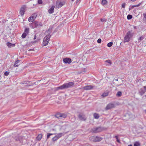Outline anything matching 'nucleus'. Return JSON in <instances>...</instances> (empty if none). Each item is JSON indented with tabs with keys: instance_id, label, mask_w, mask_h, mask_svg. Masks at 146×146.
<instances>
[{
	"instance_id": "obj_1",
	"label": "nucleus",
	"mask_w": 146,
	"mask_h": 146,
	"mask_svg": "<svg viewBox=\"0 0 146 146\" xmlns=\"http://www.w3.org/2000/svg\"><path fill=\"white\" fill-rule=\"evenodd\" d=\"M133 35L130 31H128L125 36L123 42H128L132 37Z\"/></svg>"
},
{
	"instance_id": "obj_2",
	"label": "nucleus",
	"mask_w": 146,
	"mask_h": 146,
	"mask_svg": "<svg viewBox=\"0 0 146 146\" xmlns=\"http://www.w3.org/2000/svg\"><path fill=\"white\" fill-rule=\"evenodd\" d=\"M50 37V34H48L46 35L44 37L42 42V44L44 46H46L48 44Z\"/></svg>"
},
{
	"instance_id": "obj_3",
	"label": "nucleus",
	"mask_w": 146,
	"mask_h": 146,
	"mask_svg": "<svg viewBox=\"0 0 146 146\" xmlns=\"http://www.w3.org/2000/svg\"><path fill=\"white\" fill-rule=\"evenodd\" d=\"M90 141L94 142H99L102 139V138L100 137L94 136L90 137Z\"/></svg>"
},
{
	"instance_id": "obj_4",
	"label": "nucleus",
	"mask_w": 146,
	"mask_h": 146,
	"mask_svg": "<svg viewBox=\"0 0 146 146\" xmlns=\"http://www.w3.org/2000/svg\"><path fill=\"white\" fill-rule=\"evenodd\" d=\"M92 131L94 133H98L104 130V129L100 127L94 128L92 129Z\"/></svg>"
},
{
	"instance_id": "obj_5",
	"label": "nucleus",
	"mask_w": 146,
	"mask_h": 146,
	"mask_svg": "<svg viewBox=\"0 0 146 146\" xmlns=\"http://www.w3.org/2000/svg\"><path fill=\"white\" fill-rule=\"evenodd\" d=\"M65 2L64 1H57L56 2V6L58 8H59L65 4Z\"/></svg>"
},
{
	"instance_id": "obj_6",
	"label": "nucleus",
	"mask_w": 146,
	"mask_h": 146,
	"mask_svg": "<svg viewBox=\"0 0 146 146\" xmlns=\"http://www.w3.org/2000/svg\"><path fill=\"white\" fill-rule=\"evenodd\" d=\"M15 141H22L23 139V136L17 135L14 138Z\"/></svg>"
},
{
	"instance_id": "obj_7",
	"label": "nucleus",
	"mask_w": 146,
	"mask_h": 146,
	"mask_svg": "<svg viewBox=\"0 0 146 146\" xmlns=\"http://www.w3.org/2000/svg\"><path fill=\"white\" fill-rule=\"evenodd\" d=\"M63 135V134L62 133H59L58 134L56 135L55 136L52 138V140L53 141H57Z\"/></svg>"
},
{
	"instance_id": "obj_8",
	"label": "nucleus",
	"mask_w": 146,
	"mask_h": 146,
	"mask_svg": "<svg viewBox=\"0 0 146 146\" xmlns=\"http://www.w3.org/2000/svg\"><path fill=\"white\" fill-rule=\"evenodd\" d=\"M56 116L57 118H65L67 116V115L64 113H58L56 115Z\"/></svg>"
},
{
	"instance_id": "obj_9",
	"label": "nucleus",
	"mask_w": 146,
	"mask_h": 146,
	"mask_svg": "<svg viewBox=\"0 0 146 146\" xmlns=\"http://www.w3.org/2000/svg\"><path fill=\"white\" fill-rule=\"evenodd\" d=\"M26 8L25 6H23L21 8L19 13L21 16H23L24 15Z\"/></svg>"
},
{
	"instance_id": "obj_10",
	"label": "nucleus",
	"mask_w": 146,
	"mask_h": 146,
	"mask_svg": "<svg viewBox=\"0 0 146 146\" xmlns=\"http://www.w3.org/2000/svg\"><path fill=\"white\" fill-rule=\"evenodd\" d=\"M68 88V85L66 83L64 84L63 85L57 87V90L60 89L62 90L65 88Z\"/></svg>"
},
{
	"instance_id": "obj_11",
	"label": "nucleus",
	"mask_w": 146,
	"mask_h": 146,
	"mask_svg": "<svg viewBox=\"0 0 146 146\" xmlns=\"http://www.w3.org/2000/svg\"><path fill=\"white\" fill-rule=\"evenodd\" d=\"M115 107V106L114 104L111 103H110L107 106L106 109V110H108L114 108Z\"/></svg>"
},
{
	"instance_id": "obj_12",
	"label": "nucleus",
	"mask_w": 146,
	"mask_h": 146,
	"mask_svg": "<svg viewBox=\"0 0 146 146\" xmlns=\"http://www.w3.org/2000/svg\"><path fill=\"white\" fill-rule=\"evenodd\" d=\"M94 87L92 85L87 86L84 87L83 88L84 90H87L92 89Z\"/></svg>"
},
{
	"instance_id": "obj_13",
	"label": "nucleus",
	"mask_w": 146,
	"mask_h": 146,
	"mask_svg": "<svg viewBox=\"0 0 146 146\" xmlns=\"http://www.w3.org/2000/svg\"><path fill=\"white\" fill-rule=\"evenodd\" d=\"M63 61L66 64H70L72 62L71 59L67 58H64L63 59Z\"/></svg>"
},
{
	"instance_id": "obj_14",
	"label": "nucleus",
	"mask_w": 146,
	"mask_h": 146,
	"mask_svg": "<svg viewBox=\"0 0 146 146\" xmlns=\"http://www.w3.org/2000/svg\"><path fill=\"white\" fill-rule=\"evenodd\" d=\"M54 7V6H52L48 10V12L49 13L51 14L53 13Z\"/></svg>"
},
{
	"instance_id": "obj_15",
	"label": "nucleus",
	"mask_w": 146,
	"mask_h": 146,
	"mask_svg": "<svg viewBox=\"0 0 146 146\" xmlns=\"http://www.w3.org/2000/svg\"><path fill=\"white\" fill-rule=\"evenodd\" d=\"M43 135L42 134H40L38 135L36 138V139L37 141H40Z\"/></svg>"
},
{
	"instance_id": "obj_16",
	"label": "nucleus",
	"mask_w": 146,
	"mask_h": 146,
	"mask_svg": "<svg viewBox=\"0 0 146 146\" xmlns=\"http://www.w3.org/2000/svg\"><path fill=\"white\" fill-rule=\"evenodd\" d=\"M7 45L9 48L11 47H14L15 46V44H12L10 42H8L7 43Z\"/></svg>"
},
{
	"instance_id": "obj_17",
	"label": "nucleus",
	"mask_w": 146,
	"mask_h": 146,
	"mask_svg": "<svg viewBox=\"0 0 146 146\" xmlns=\"http://www.w3.org/2000/svg\"><path fill=\"white\" fill-rule=\"evenodd\" d=\"M78 117L81 120L85 121L86 120V118L84 116H83L81 114L79 115Z\"/></svg>"
},
{
	"instance_id": "obj_18",
	"label": "nucleus",
	"mask_w": 146,
	"mask_h": 146,
	"mask_svg": "<svg viewBox=\"0 0 146 146\" xmlns=\"http://www.w3.org/2000/svg\"><path fill=\"white\" fill-rule=\"evenodd\" d=\"M35 19V17H34L33 16H31L29 18L28 20L29 22H33Z\"/></svg>"
},
{
	"instance_id": "obj_19",
	"label": "nucleus",
	"mask_w": 146,
	"mask_h": 146,
	"mask_svg": "<svg viewBox=\"0 0 146 146\" xmlns=\"http://www.w3.org/2000/svg\"><path fill=\"white\" fill-rule=\"evenodd\" d=\"M141 3H140L137 5H133L130 8H129V10H130L131 9H133L134 7H139L140 5H141Z\"/></svg>"
},
{
	"instance_id": "obj_20",
	"label": "nucleus",
	"mask_w": 146,
	"mask_h": 146,
	"mask_svg": "<svg viewBox=\"0 0 146 146\" xmlns=\"http://www.w3.org/2000/svg\"><path fill=\"white\" fill-rule=\"evenodd\" d=\"M109 93V92H104L102 95V96L103 98L105 97L106 96H108Z\"/></svg>"
},
{
	"instance_id": "obj_21",
	"label": "nucleus",
	"mask_w": 146,
	"mask_h": 146,
	"mask_svg": "<svg viewBox=\"0 0 146 146\" xmlns=\"http://www.w3.org/2000/svg\"><path fill=\"white\" fill-rule=\"evenodd\" d=\"M20 62V60H17L15 61L14 64V66L15 67H17L19 66V63Z\"/></svg>"
},
{
	"instance_id": "obj_22",
	"label": "nucleus",
	"mask_w": 146,
	"mask_h": 146,
	"mask_svg": "<svg viewBox=\"0 0 146 146\" xmlns=\"http://www.w3.org/2000/svg\"><path fill=\"white\" fill-rule=\"evenodd\" d=\"M67 84L68 85V88L73 86L74 84V83L72 82H70L69 83H67Z\"/></svg>"
},
{
	"instance_id": "obj_23",
	"label": "nucleus",
	"mask_w": 146,
	"mask_h": 146,
	"mask_svg": "<svg viewBox=\"0 0 146 146\" xmlns=\"http://www.w3.org/2000/svg\"><path fill=\"white\" fill-rule=\"evenodd\" d=\"M141 143L139 141H136L134 142L133 146H140Z\"/></svg>"
},
{
	"instance_id": "obj_24",
	"label": "nucleus",
	"mask_w": 146,
	"mask_h": 146,
	"mask_svg": "<svg viewBox=\"0 0 146 146\" xmlns=\"http://www.w3.org/2000/svg\"><path fill=\"white\" fill-rule=\"evenodd\" d=\"M94 117L96 119H98L99 117V114L96 113H95L94 114Z\"/></svg>"
},
{
	"instance_id": "obj_25",
	"label": "nucleus",
	"mask_w": 146,
	"mask_h": 146,
	"mask_svg": "<svg viewBox=\"0 0 146 146\" xmlns=\"http://www.w3.org/2000/svg\"><path fill=\"white\" fill-rule=\"evenodd\" d=\"M107 3V1L106 0H102L101 3L102 5H105Z\"/></svg>"
},
{
	"instance_id": "obj_26",
	"label": "nucleus",
	"mask_w": 146,
	"mask_h": 146,
	"mask_svg": "<svg viewBox=\"0 0 146 146\" xmlns=\"http://www.w3.org/2000/svg\"><path fill=\"white\" fill-rule=\"evenodd\" d=\"M105 62L108 63L110 65L111 64H112L111 61V60H107L104 61Z\"/></svg>"
},
{
	"instance_id": "obj_27",
	"label": "nucleus",
	"mask_w": 146,
	"mask_h": 146,
	"mask_svg": "<svg viewBox=\"0 0 146 146\" xmlns=\"http://www.w3.org/2000/svg\"><path fill=\"white\" fill-rule=\"evenodd\" d=\"M122 95V93L120 91L118 92L116 94V96L118 97H120Z\"/></svg>"
},
{
	"instance_id": "obj_28",
	"label": "nucleus",
	"mask_w": 146,
	"mask_h": 146,
	"mask_svg": "<svg viewBox=\"0 0 146 146\" xmlns=\"http://www.w3.org/2000/svg\"><path fill=\"white\" fill-rule=\"evenodd\" d=\"M113 42H110L108 43L107 44V46L108 47H110L112 46V45H113Z\"/></svg>"
},
{
	"instance_id": "obj_29",
	"label": "nucleus",
	"mask_w": 146,
	"mask_h": 146,
	"mask_svg": "<svg viewBox=\"0 0 146 146\" xmlns=\"http://www.w3.org/2000/svg\"><path fill=\"white\" fill-rule=\"evenodd\" d=\"M29 28H26L25 31L24 33H26L27 34H28L29 31Z\"/></svg>"
},
{
	"instance_id": "obj_30",
	"label": "nucleus",
	"mask_w": 146,
	"mask_h": 146,
	"mask_svg": "<svg viewBox=\"0 0 146 146\" xmlns=\"http://www.w3.org/2000/svg\"><path fill=\"white\" fill-rule=\"evenodd\" d=\"M27 34L26 33H23L22 35V37L23 38H25L26 36H27Z\"/></svg>"
},
{
	"instance_id": "obj_31",
	"label": "nucleus",
	"mask_w": 146,
	"mask_h": 146,
	"mask_svg": "<svg viewBox=\"0 0 146 146\" xmlns=\"http://www.w3.org/2000/svg\"><path fill=\"white\" fill-rule=\"evenodd\" d=\"M132 16L131 15H129L127 16V19H130L132 18Z\"/></svg>"
},
{
	"instance_id": "obj_32",
	"label": "nucleus",
	"mask_w": 146,
	"mask_h": 146,
	"mask_svg": "<svg viewBox=\"0 0 146 146\" xmlns=\"http://www.w3.org/2000/svg\"><path fill=\"white\" fill-rule=\"evenodd\" d=\"M9 72L6 71L4 73V75L6 76H7L9 74Z\"/></svg>"
},
{
	"instance_id": "obj_33",
	"label": "nucleus",
	"mask_w": 146,
	"mask_h": 146,
	"mask_svg": "<svg viewBox=\"0 0 146 146\" xmlns=\"http://www.w3.org/2000/svg\"><path fill=\"white\" fill-rule=\"evenodd\" d=\"M38 3L39 4H42V0H38Z\"/></svg>"
},
{
	"instance_id": "obj_34",
	"label": "nucleus",
	"mask_w": 146,
	"mask_h": 146,
	"mask_svg": "<svg viewBox=\"0 0 146 146\" xmlns=\"http://www.w3.org/2000/svg\"><path fill=\"white\" fill-rule=\"evenodd\" d=\"M144 38L143 36H141L139 38H138L139 40L141 41V40H143Z\"/></svg>"
},
{
	"instance_id": "obj_35",
	"label": "nucleus",
	"mask_w": 146,
	"mask_h": 146,
	"mask_svg": "<svg viewBox=\"0 0 146 146\" xmlns=\"http://www.w3.org/2000/svg\"><path fill=\"white\" fill-rule=\"evenodd\" d=\"M125 3H123L121 5V7L123 8H125Z\"/></svg>"
},
{
	"instance_id": "obj_36",
	"label": "nucleus",
	"mask_w": 146,
	"mask_h": 146,
	"mask_svg": "<svg viewBox=\"0 0 146 146\" xmlns=\"http://www.w3.org/2000/svg\"><path fill=\"white\" fill-rule=\"evenodd\" d=\"M101 39L100 38H99L97 40V42L98 43H100L101 42Z\"/></svg>"
},
{
	"instance_id": "obj_37",
	"label": "nucleus",
	"mask_w": 146,
	"mask_h": 146,
	"mask_svg": "<svg viewBox=\"0 0 146 146\" xmlns=\"http://www.w3.org/2000/svg\"><path fill=\"white\" fill-rule=\"evenodd\" d=\"M50 136V135L49 134V133H47V139H48L49 138Z\"/></svg>"
},
{
	"instance_id": "obj_38",
	"label": "nucleus",
	"mask_w": 146,
	"mask_h": 146,
	"mask_svg": "<svg viewBox=\"0 0 146 146\" xmlns=\"http://www.w3.org/2000/svg\"><path fill=\"white\" fill-rule=\"evenodd\" d=\"M144 17L145 19H146V13H144L143 14Z\"/></svg>"
},
{
	"instance_id": "obj_39",
	"label": "nucleus",
	"mask_w": 146,
	"mask_h": 146,
	"mask_svg": "<svg viewBox=\"0 0 146 146\" xmlns=\"http://www.w3.org/2000/svg\"><path fill=\"white\" fill-rule=\"evenodd\" d=\"M101 21L102 22H104L106 21V20L104 19H101Z\"/></svg>"
},
{
	"instance_id": "obj_40",
	"label": "nucleus",
	"mask_w": 146,
	"mask_h": 146,
	"mask_svg": "<svg viewBox=\"0 0 146 146\" xmlns=\"http://www.w3.org/2000/svg\"><path fill=\"white\" fill-rule=\"evenodd\" d=\"M117 139V142H118V143H120V140L118 139Z\"/></svg>"
},
{
	"instance_id": "obj_41",
	"label": "nucleus",
	"mask_w": 146,
	"mask_h": 146,
	"mask_svg": "<svg viewBox=\"0 0 146 146\" xmlns=\"http://www.w3.org/2000/svg\"><path fill=\"white\" fill-rule=\"evenodd\" d=\"M36 35H35L34 36V38H33V39H34V40H35V39H36Z\"/></svg>"
},
{
	"instance_id": "obj_42",
	"label": "nucleus",
	"mask_w": 146,
	"mask_h": 146,
	"mask_svg": "<svg viewBox=\"0 0 146 146\" xmlns=\"http://www.w3.org/2000/svg\"><path fill=\"white\" fill-rule=\"evenodd\" d=\"M115 137L116 138V139L118 138V136H115Z\"/></svg>"
},
{
	"instance_id": "obj_43",
	"label": "nucleus",
	"mask_w": 146,
	"mask_h": 146,
	"mask_svg": "<svg viewBox=\"0 0 146 146\" xmlns=\"http://www.w3.org/2000/svg\"><path fill=\"white\" fill-rule=\"evenodd\" d=\"M144 88L145 90H146V86H144Z\"/></svg>"
},
{
	"instance_id": "obj_44",
	"label": "nucleus",
	"mask_w": 146,
	"mask_h": 146,
	"mask_svg": "<svg viewBox=\"0 0 146 146\" xmlns=\"http://www.w3.org/2000/svg\"><path fill=\"white\" fill-rule=\"evenodd\" d=\"M49 133L50 135V136L55 134H53V133Z\"/></svg>"
},
{
	"instance_id": "obj_45",
	"label": "nucleus",
	"mask_w": 146,
	"mask_h": 146,
	"mask_svg": "<svg viewBox=\"0 0 146 146\" xmlns=\"http://www.w3.org/2000/svg\"><path fill=\"white\" fill-rule=\"evenodd\" d=\"M132 2H134L136 1L137 0H131Z\"/></svg>"
},
{
	"instance_id": "obj_46",
	"label": "nucleus",
	"mask_w": 146,
	"mask_h": 146,
	"mask_svg": "<svg viewBox=\"0 0 146 146\" xmlns=\"http://www.w3.org/2000/svg\"><path fill=\"white\" fill-rule=\"evenodd\" d=\"M128 146H132V145H129Z\"/></svg>"
},
{
	"instance_id": "obj_47",
	"label": "nucleus",
	"mask_w": 146,
	"mask_h": 146,
	"mask_svg": "<svg viewBox=\"0 0 146 146\" xmlns=\"http://www.w3.org/2000/svg\"><path fill=\"white\" fill-rule=\"evenodd\" d=\"M145 113H146V109L145 110Z\"/></svg>"
},
{
	"instance_id": "obj_48",
	"label": "nucleus",
	"mask_w": 146,
	"mask_h": 146,
	"mask_svg": "<svg viewBox=\"0 0 146 146\" xmlns=\"http://www.w3.org/2000/svg\"><path fill=\"white\" fill-rule=\"evenodd\" d=\"M34 23H35V25H36V22H35Z\"/></svg>"
},
{
	"instance_id": "obj_49",
	"label": "nucleus",
	"mask_w": 146,
	"mask_h": 146,
	"mask_svg": "<svg viewBox=\"0 0 146 146\" xmlns=\"http://www.w3.org/2000/svg\"><path fill=\"white\" fill-rule=\"evenodd\" d=\"M81 0H77L78 1H80Z\"/></svg>"
},
{
	"instance_id": "obj_50",
	"label": "nucleus",
	"mask_w": 146,
	"mask_h": 146,
	"mask_svg": "<svg viewBox=\"0 0 146 146\" xmlns=\"http://www.w3.org/2000/svg\"><path fill=\"white\" fill-rule=\"evenodd\" d=\"M74 0H72V1H74Z\"/></svg>"
}]
</instances>
